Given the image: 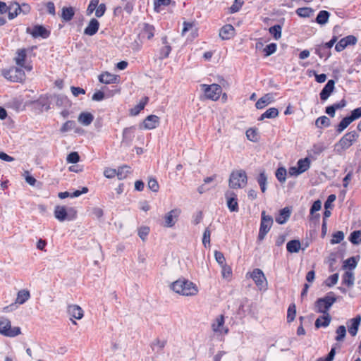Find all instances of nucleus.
Wrapping results in <instances>:
<instances>
[{"label":"nucleus","mask_w":361,"mask_h":361,"mask_svg":"<svg viewBox=\"0 0 361 361\" xmlns=\"http://www.w3.org/2000/svg\"><path fill=\"white\" fill-rule=\"evenodd\" d=\"M279 115V110L275 107L268 109L264 113H263L259 118V121H262L264 118H274Z\"/></svg>","instance_id":"obj_34"},{"label":"nucleus","mask_w":361,"mask_h":361,"mask_svg":"<svg viewBox=\"0 0 361 361\" xmlns=\"http://www.w3.org/2000/svg\"><path fill=\"white\" fill-rule=\"evenodd\" d=\"M76 123L74 121H67L65 122L61 128H60V132L62 133H66L73 130L75 128Z\"/></svg>","instance_id":"obj_49"},{"label":"nucleus","mask_w":361,"mask_h":361,"mask_svg":"<svg viewBox=\"0 0 361 361\" xmlns=\"http://www.w3.org/2000/svg\"><path fill=\"white\" fill-rule=\"evenodd\" d=\"M234 32L235 29L233 25L226 24L220 29L219 37L224 40H227L234 35Z\"/></svg>","instance_id":"obj_22"},{"label":"nucleus","mask_w":361,"mask_h":361,"mask_svg":"<svg viewBox=\"0 0 361 361\" xmlns=\"http://www.w3.org/2000/svg\"><path fill=\"white\" fill-rule=\"evenodd\" d=\"M106 89L107 88L104 87L102 88V90L95 92L92 95V100L97 102L103 100L105 97L104 91H106Z\"/></svg>","instance_id":"obj_57"},{"label":"nucleus","mask_w":361,"mask_h":361,"mask_svg":"<svg viewBox=\"0 0 361 361\" xmlns=\"http://www.w3.org/2000/svg\"><path fill=\"white\" fill-rule=\"evenodd\" d=\"M335 82L333 80H329L322 92H320V98L322 100H326L329 98L334 89Z\"/></svg>","instance_id":"obj_28"},{"label":"nucleus","mask_w":361,"mask_h":361,"mask_svg":"<svg viewBox=\"0 0 361 361\" xmlns=\"http://www.w3.org/2000/svg\"><path fill=\"white\" fill-rule=\"evenodd\" d=\"M135 127L131 126L125 128L123 130L122 144L126 146H130L135 137Z\"/></svg>","instance_id":"obj_17"},{"label":"nucleus","mask_w":361,"mask_h":361,"mask_svg":"<svg viewBox=\"0 0 361 361\" xmlns=\"http://www.w3.org/2000/svg\"><path fill=\"white\" fill-rule=\"evenodd\" d=\"M224 316L223 314L216 317L212 324V329L214 333L225 335L228 333V329L224 326Z\"/></svg>","instance_id":"obj_13"},{"label":"nucleus","mask_w":361,"mask_h":361,"mask_svg":"<svg viewBox=\"0 0 361 361\" xmlns=\"http://www.w3.org/2000/svg\"><path fill=\"white\" fill-rule=\"evenodd\" d=\"M250 278L254 281L256 286L260 289H266L267 281L263 271L259 269H255L250 273Z\"/></svg>","instance_id":"obj_12"},{"label":"nucleus","mask_w":361,"mask_h":361,"mask_svg":"<svg viewBox=\"0 0 361 361\" xmlns=\"http://www.w3.org/2000/svg\"><path fill=\"white\" fill-rule=\"evenodd\" d=\"M30 297V293L25 290H21L18 293L16 302L20 305L25 303Z\"/></svg>","instance_id":"obj_43"},{"label":"nucleus","mask_w":361,"mask_h":361,"mask_svg":"<svg viewBox=\"0 0 361 361\" xmlns=\"http://www.w3.org/2000/svg\"><path fill=\"white\" fill-rule=\"evenodd\" d=\"M31 104L35 110L39 112L47 111L50 109L51 102L49 97L42 94L37 99L32 101Z\"/></svg>","instance_id":"obj_11"},{"label":"nucleus","mask_w":361,"mask_h":361,"mask_svg":"<svg viewBox=\"0 0 361 361\" xmlns=\"http://www.w3.org/2000/svg\"><path fill=\"white\" fill-rule=\"evenodd\" d=\"M296 166H298L300 172L302 173L310 168V161L307 157L300 159L298 161Z\"/></svg>","instance_id":"obj_42"},{"label":"nucleus","mask_w":361,"mask_h":361,"mask_svg":"<svg viewBox=\"0 0 361 361\" xmlns=\"http://www.w3.org/2000/svg\"><path fill=\"white\" fill-rule=\"evenodd\" d=\"M275 175L280 183H283L286 179L287 171L284 167H279L276 171Z\"/></svg>","instance_id":"obj_46"},{"label":"nucleus","mask_w":361,"mask_h":361,"mask_svg":"<svg viewBox=\"0 0 361 361\" xmlns=\"http://www.w3.org/2000/svg\"><path fill=\"white\" fill-rule=\"evenodd\" d=\"M330 13L326 11H321L317 14V23L324 25L327 23Z\"/></svg>","instance_id":"obj_48"},{"label":"nucleus","mask_w":361,"mask_h":361,"mask_svg":"<svg viewBox=\"0 0 361 361\" xmlns=\"http://www.w3.org/2000/svg\"><path fill=\"white\" fill-rule=\"evenodd\" d=\"M282 26L281 25H274L269 28V34L274 39L278 40L281 37Z\"/></svg>","instance_id":"obj_38"},{"label":"nucleus","mask_w":361,"mask_h":361,"mask_svg":"<svg viewBox=\"0 0 361 361\" xmlns=\"http://www.w3.org/2000/svg\"><path fill=\"white\" fill-rule=\"evenodd\" d=\"M274 102V95L272 93H268L260 97L257 101L255 106L258 109H262Z\"/></svg>","instance_id":"obj_20"},{"label":"nucleus","mask_w":361,"mask_h":361,"mask_svg":"<svg viewBox=\"0 0 361 361\" xmlns=\"http://www.w3.org/2000/svg\"><path fill=\"white\" fill-rule=\"evenodd\" d=\"M355 281L353 272L346 271L343 276V283L348 286H353Z\"/></svg>","instance_id":"obj_44"},{"label":"nucleus","mask_w":361,"mask_h":361,"mask_svg":"<svg viewBox=\"0 0 361 361\" xmlns=\"http://www.w3.org/2000/svg\"><path fill=\"white\" fill-rule=\"evenodd\" d=\"M68 314L74 319H80L83 317V310L82 309L76 305H71L68 307Z\"/></svg>","instance_id":"obj_27"},{"label":"nucleus","mask_w":361,"mask_h":361,"mask_svg":"<svg viewBox=\"0 0 361 361\" xmlns=\"http://www.w3.org/2000/svg\"><path fill=\"white\" fill-rule=\"evenodd\" d=\"M130 173V167L127 165H123L118 167L117 169V177L119 180L125 179Z\"/></svg>","instance_id":"obj_41"},{"label":"nucleus","mask_w":361,"mask_h":361,"mask_svg":"<svg viewBox=\"0 0 361 361\" xmlns=\"http://www.w3.org/2000/svg\"><path fill=\"white\" fill-rule=\"evenodd\" d=\"M94 120V116L91 113L82 112L78 116V121L83 126H89Z\"/></svg>","instance_id":"obj_33"},{"label":"nucleus","mask_w":361,"mask_h":361,"mask_svg":"<svg viewBox=\"0 0 361 361\" xmlns=\"http://www.w3.org/2000/svg\"><path fill=\"white\" fill-rule=\"evenodd\" d=\"M290 216V210L288 207H284L279 211V214L276 216L275 220L279 224H285Z\"/></svg>","instance_id":"obj_29"},{"label":"nucleus","mask_w":361,"mask_h":361,"mask_svg":"<svg viewBox=\"0 0 361 361\" xmlns=\"http://www.w3.org/2000/svg\"><path fill=\"white\" fill-rule=\"evenodd\" d=\"M159 124V118L156 115H149L146 117L143 123L140 124V129L152 130L156 128Z\"/></svg>","instance_id":"obj_15"},{"label":"nucleus","mask_w":361,"mask_h":361,"mask_svg":"<svg viewBox=\"0 0 361 361\" xmlns=\"http://www.w3.org/2000/svg\"><path fill=\"white\" fill-rule=\"evenodd\" d=\"M247 181L246 172L243 170L233 171L229 178V187L231 188H243Z\"/></svg>","instance_id":"obj_4"},{"label":"nucleus","mask_w":361,"mask_h":361,"mask_svg":"<svg viewBox=\"0 0 361 361\" xmlns=\"http://www.w3.org/2000/svg\"><path fill=\"white\" fill-rule=\"evenodd\" d=\"M287 251L290 253L298 252L300 249V243L298 240H291L286 244Z\"/></svg>","instance_id":"obj_37"},{"label":"nucleus","mask_w":361,"mask_h":361,"mask_svg":"<svg viewBox=\"0 0 361 361\" xmlns=\"http://www.w3.org/2000/svg\"><path fill=\"white\" fill-rule=\"evenodd\" d=\"M99 28V22L96 18H92L84 30V35L93 36L98 32Z\"/></svg>","instance_id":"obj_21"},{"label":"nucleus","mask_w":361,"mask_h":361,"mask_svg":"<svg viewBox=\"0 0 361 361\" xmlns=\"http://www.w3.org/2000/svg\"><path fill=\"white\" fill-rule=\"evenodd\" d=\"M272 224L273 218L269 215H267L266 212L263 211L261 214V222L257 236V240L262 241L264 239L266 235L269 231Z\"/></svg>","instance_id":"obj_6"},{"label":"nucleus","mask_w":361,"mask_h":361,"mask_svg":"<svg viewBox=\"0 0 361 361\" xmlns=\"http://www.w3.org/2000/svg\"><path fill=\"white\" fill-rule=\"evenodd\" d=\"M295 13L301 18H307L313 16L314 11L309 7H302L296 9Z\"/></svg>","instance_id":"obj_39"},{"label":"nucleus","mask_w":361,"mask_h":361,"mask_svg":"<svg viewBox=\"0 0 361 361\" xmlns=\"http://www.w3.org/2000/svg\"><path fill=\"white\" fill-rule=\"evenodd\" d=\"M353 120L349 117H345L338 124L336 131L338 133H342L351 123Z\"/></svg>","instance_id":"obj_47"},{"label":"nucleus","mask_w":361,"mask_h":361,"mask_svg":"<svg viewBox=\"0 0 361 361\" xmlns=\"http://www.w3.org/2000/svg\"><path fill=\"white\" fill-rule=\"evenodd\" d=\"M257 181L260 187L262 192H265L267 190V176L266 175L264 171H262L259 173L258 177L257 178Z\"/></svg>","instance_id":"obj_35"},{"label":"nucleus","mask_w":361,"mask_h":361,"mask_svg":"<svg viewBox=\"0 0 361 361\" xmlns=\"http://www.w3.org/2000/svg\"><path fill=\"white\" fill-rule=\"evenodd\" d=\"M54 216L59 221H72L76 218V211L73 208H70L68 212L64 206L58 205L54 209Z\"/></svg>","instance_id":"obj_7"},{"label":"nucleus","mask_w":361,"mask_h":361,"mask_svg":"<svg viewBox=\"0 0 361 361\" xmlns=\"http://www.w3.org/2000/svg\"><path fill=\"white\" fill-rule=\"evenodd\" d=\"M336 295L330 292L327 293L324 298L317 300V312H328L332 305L336 301Z\"/></svg>","instance_id":"obj_8"},{"label":"nucleus","mask_w":361,"mask_h":361,"mask_svg":"<svg viewBox=\"0 0 361 361\" xmlns=\"http://www.w3.org/2000/svg\"><path fill=\"white\" fill-rule=\"evenodd\" d=\"M296 314V306L295 303H291L289 305L288 310H287V322H292Z\"/></svg>","instance_id":"obj_45"},{"label":"nucleus","mask_w":361,"mask_h":361,"mask_svg":"<svg viewBox=\"0 0 361 361\" xmlns=\"http://www.w3.org/2000/svg\"><path fill=\"white\" fill-rule=\"evenodd\" d=\"M2 75L8 80L13 82H22L25 79L24 71L19 67H11L2 71Z\"/></svg>","instance_id":"obj_5"},{"label":"nucleus","mask_w":361,"mask_h":361,"mask_svg":"<svg viewBox=\"0 0 361 361\" xmlns=\"http://www.w3.org/2000/svg\"><path fill=\"white\" fill-rule=\"evenodd\" d=\"M350 241L354 245H358L361 243V231H353L350 236Z\"/></svg>","instance_id":"obj_52"},{"label":"nucleus","mask_w":361,"mask_h":361,"mask_svg":"<svg viewBox=\"0 0 361 361\" xmlns=\"http://www.w3.org/2000/svg\"><path fill=\"white\" fill-rule=\"evenodd\" d=\"M166 344V340L155 339L151 344V348L153 351L160 353Z\"/></svg>","instance_id":"obj_40"},{"label":"nucleus","mask_w":361,"mask_h":361,"mask_svg":"<svg viewBox=\"0 0 361 361\" xmlns=\"http://www.w3.org/2000/svg\"><path fill=\"white\" fill-rule=\"evenodd\" d=\"M202 90H204L205 97L207 99L213 101H216L220 97L222 92L221 87L218 84L212 85H202Z\"/></svg>","instance_id":"obj_9"},{"label":"nucleus","mask_w":361,"mask_h":361,"mask_svg":"<svg viewBox=\"0 0 361 361\" xmlns=\"http://www.w3.org/2000/svg\"><path fill=\"white\" fill-rule=\"evenodd\" d=\"M147 186L149 189L153 192H157L159 188V185L157 180L154 178H149Z\"/></svg>","instance_id":"obj_59"},{"label":"nucleus","mask_w":361,"mask_h":361,"mask_svg":"<svg viewBox=\"0 0 361 361\" xmlns=\"http://www.w3.org/2000/svg\"><path fill=\"white\" fill-rule=\"evenodd\" d=\"M106 10V6L105 4L102 3V4H98V6L96 8V11H95V16L97 18L102 17L104 15Z\"/></svg>","instance_id":"obj_61"},{"label":"nucleus","mask_w":361,"mask_h":361,"mask_svg":"<svg viewBox=\"0 0 361 361\" xmlns=\"http://www.w3.org/2000/svg\"><path fill=\"white\" fill-rule=\"evenodd\" d=\"M27 57V52L25 49L18 50L15 58L16 63L18 66H24Z\"/></svg>","instance_id":"obj_36"},{"label":"nucleus","mask_w":361,"mask_h":361,"mask_svg":"<svg viewBox=\"0 0 361 361\" xmlns=\"http://www.w3.org/2000/svg\"><path fill=\"white\" fill-rule=\"evenodd\" d=\"M171 51V47L170 45H165L160 49L159 51V59H164L169 57Z\"/></svg>","instance_id":"obj_56"},{"label":"nucleus","mask_w":361,"mask_h":361,"mask_svg":"<svg viewBox=\"0 0 361 361\" xmlns=\"http://www.w3.org/2000/svg\"><path fill=\"white\" fill-rule=\"evenodd\" d=\"M99 81L104 84H115L118 82V75L109 72H104L98 77Z\"/></svg>","instance_id":"obj_19"},{"label":"nucleus","mask_w":361,"mask_h":361,"mask_svg":"<svg viewBox=\"0 0 361 361\" xmlns=\"http://www.w3.org/2000/svg\"><path fill=\"white\" fill-rule=\"evenodd\" d=\"M277 45L276 43H270L264 48V53L265 56H269L276 52Z\"/></svg>","instance_id":"obj_50"},{"label":"nucleus","mask_w":361,"mask_h":361,"mask_svg":"<svg viewBox=\"0 0 361 361\" xmlns=\"http://www.w3.org/2000/svg\"><path fill=\"white\" fill-rule=\"evenodd\" d=\"M338 279V274H332L331 276H330L329 278H327L324 283H325L326 286L331 287L337 283Z\"/></svg>","instance_id":"obj_60"},{"label":"nucleus","mask_w":361,"mask_h":361,"mask_svg":"<svg viewBox=\"0 0 361 361\" xmlns=\"http://www.w3.org/2000/svg\"><path fill=\"white\" fill-rule=\"evenodd\" d=\"M75 13V10L72 6H63L61 9V18L64 22L71 21Z\"/></svg>","instance_id":"obj_25"},{"label":"nucleus","mask_w":361,"mask_h":361,"mask_svg":"<svg viewBox=\"0 0 361 361\" xmlns=\"http://www.w3.org/2000/svg\"><path fill=\"white\" fill-rule=\"evenodd\" d=\"M357 264V262L356 261V259L354 257H352L347 259L344 262V267H348L350 269H353L356 267Z\"/></svg>","instance_id":"obj_63"},{"label":"nucleus","mask_w":361,"mask_h":361,"mask_svg":"<svg viewBox=\"0 0 361 361\" xmlns=\"http://www.w3.org/2000/svg\"><path fill=\"white\" fill-rule=\"evenodd\" d=\"M344 238V233L343 231H337L332 235L331 240V244H337L341 243Z\"/></svg>","instance_id":"obj_53"},{"label":"nucleus","mask_w":361,"mask_h":361,"mask_svg":"<svg viewBox=\"0 0 361 361\" xmlns=\"http://www.w3.org/2000/svg\"><path fill=\"white\" fill-rule=\"evenodd\" d=\"M357 42V39L353 35H348L344 38H342L335 47L337 51H343L348 45H354Z\"/></svg>","instance_id":"obj_18"},{"label":"nucleus","mask_w":361,"mask_h":361,"mask_svg":"<svg viewBox=\"0 0 361 361\" xmlns=\"http://www.w3.org/2000/svg\"><path fill=\"white\" fill-rule=\"evenodd\" d=\"M149 102V98L147 97H143L141 101L135 106L133 108L130 109V115L131 116H137L140 114V112L144 109L145 106Z\"/></svg>","instance_id":"obj_31"},{"label":"nucleus","mask_w":361,"mask_h":361,"mask_svg":"<svg viewBox=\"0 0 361 361\" xmlns=\"http://www.w3.org/2000/svg\"><path fill=\"white\" fill-rule=\"evenodd\" d=\"M226 198V203L228 209L231 212H237L239 210L237 195L235 192L228 191L225 194Z\"/></svg>","instance_id":"obj_14"},{"label":"nucleus","mask_w":361,"mask_h":361,"mask_svg":"<svg viewBox=\"0 0 361 361\" xmlns=\"http://www.w3.org/2000/svg\"><path fill=\"white\" fill-rule=\"evenodd\" d=\"M320 314L317 316V328L326 327L331 321V317L326 312H318Z\"/></svg>","instance_id":"obj_24"},{"label":"nucleus","mask_w":361,"mask_h":361,"mask_svg":"<svg viewBox=\"0 0 361 361\" xmlns=\"http://www.w3.org/2000/svg\"><path fill=\"white\" fill-rule=\"evenodd\" d=\"M358 137L359 135L355 130L345 133L336 144L335 149L336 152L339 154L342 153L352 146L353 143L357 141Z\"/></svg>","instance_id":"obj_2"},{"label":"nucleus","mask_w":361,"mask_h":361,"mask_svg":"<svg viewBox=\"0 0 361 361\" xmlns=\"http://www.w3.org/2000/svg\"><path fill=\"white\" fill-rule=\"evenodd\" d=\"M337 336L336 340L337 341H343L346 334V329L344 326H339L336 330Z\"/></svg>","instance_id":"obj_55"},{"label":"nucleus","mask_w":361,"mask_h":361,"mask_svg":"<svg viewBox=\"0 0 361 361\" xmlns=\"http://www.w3.org/2000/svg\"><path fill=\"white\" fill-rule=\"evenodd\" d=\"M246 136L249 140L256 142L257 140L258 135L256 130L253 128H249L246 131Z\"/></svg>","instance_id":"obj_58"},{"label":"nucleus","mask_w":361,"mask_h":361,"mask_svg":"<svg viewBox=\"0 0 361 361\" xmlns=\"http://www.w3.org/2000/svg\"><path fill=\"white\" fill-rule=\"evenodd\" d=\"M180 214V209H173L168 212L164 216V226L171 228L175 224Z\"/></svg>","instance_id":"obj_16"},{"label":"nucleus","mask_w":361,"mask_h":361,"mask_svg":"<svg viewBox=\"0 0 361 361\" xmlns=\"http://www.w3.org/2000/svg\"><path fill=\"white\" fill-rule=\"evenodd\" d=\"M20 4L17 1H12L8 6V18L13 20L20 14Z\"/></svg>","instance_id":"obj_23"},{"label":"nucleus","mask_w":361,"mask_h":361,"mask_svg":"<svg viewBox=\"0 0 361 361\" xmlns=\"http://www.w3.org/2000/svg\"><path fill=\"white\" fill-rule=\"evenodd\" d=\"M135 0H128L125 2L123 10H124L128 14L130 15L134 9Z\"/></svg>","instance_id":"obj_62"},{"label":"nucleus","mask_w":361,"mask_h":361,"mask_svg":"<svg viewBox=\"0 0 361 361\" xmlns=\"http://www.w3.org/2000/svg\"><path fill=\"white\" fill-rule=\"evenodd\" d=\"M171 4L175 5L176 2L172 0H154V11L156 13H160L162 6H168Z\"/></svg>","instance_id":"obj_32"},{"label":"nucleus","mask_w":361,"mask_h":361,"mask_svg":"<svg viewBox=\"0 0 361 361\" xmlns=\"http://www.w3.org/2000/svg\"><path fill=\"white\" fill-rule=\"evenodd\" d=\"M66 161L68 163L76 164L80 161V156L76 152H71L68 154Z\"/></svg>","instance_id":"obj_54"},{"label":"nucleus","mask_w":361,"mask_h":361,"mask_svg":"<svg viewBox=\"0 0 361 361\" xmlns=\"http://www.w3.org/2000/svg\"><path fill=\"white\" fill-rule=\"evenodd\" d=\"M149 233V228L147 226H142L138 230V235L142 240H145Z\"/></svg>","instance_id":"obj_64"},{"label":"nucleus","mask_w":361,"mask_h":361,"mask_svg":"<svg viewBox=\"0 0 361 361\" xmlns=\"http://www.w3.org/2000/svg\"><path fill=\"white\" fill-rule=\"evenodd\" d=\"M155 27L154 25L149 23H144L143 28L141 32L142 37H146L147 39H151L154 36Z\"/></svg>","instance_id":"obj_30"},{"label":"nucleus","mask_w":361,"mask_h":361,"mask_svg":"<svg viewBox=\"0 0 361 361\" xmlns=\"http://www.w3.org/2000/svg\"><path fill=\"white\" fill-rule=\"evenodd\" d=\"M244 4V0H235L233 4L229 8L231 13H235L240 11Z\"/></svg>","instance_id":"obj_51"},{"label":"nucleus","mask_w":361,"mask_h":361,"mask_svg":"<svg viewBox=\"0 0 361 361\" xmlns=\"http://www.w3.org/2000/svg\"><path fill=\"white\" fill-rule=\"evenodd\" d=\"M361 322V317L357 316L355 318L351 319L348 323L350 324L348 325V332L353 336H355L358 331L359 326Z\"/></svg>","instance_id":"obj_26"},{"label":"nucleus","mask_w":361,"mask_h":361,"mask_svg":"<svg viewBox=\"0 0 361 361\" xmlns=\"http://www.w3.org/2000/svg\"><path fill=\"white\" fill-rule=\"evenodd\" d=\"M171 289L183 295L191 296L197 293V286L191 281L186 279H179L171 284Z\"/></svg>","instance_id":"obj_1"},{"label":"nucleus","mask_w":361,"mask_h":361,"mask_svg":"<svg viewBox=\"0 0 361 361\" xmlns=\"http://www.w3.org/2000/svg\"><path fill=\"white\" fill-rule=\"evenodd\" d=\"M21 334V329L18 326L13 327L9 319L6 317H0V334L6 337L13 338Z\"/></svg>","instance_id":"obj_3"},{"label":"nucleus","mask_w":361,"mask_h":361,"mask_svg":"<svg viewBox=\"0 0 361 361\" xmlns=\"http://www.w3.org/2000/svg\"><path fill=\"white\" fill-rule=\"evenodd\" d=\"M26 32L31 35L33 38L47 39L51 35V31L42 25H35L32 27H27Z\"/></svg>","instance_id":"obj_10"}]
</instances>
